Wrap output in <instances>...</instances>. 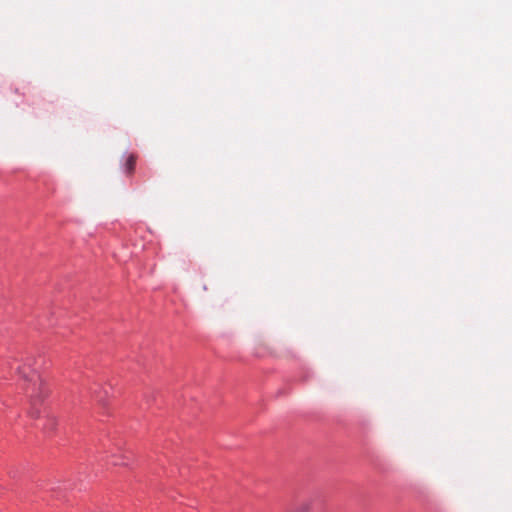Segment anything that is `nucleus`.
<instances>
[{
	"instance_id": "obj_1",
	"label": "nucleus",
	"mask_w": 512,
	"mask_h": 512,
	"mask_svg": "<svg viewBox=\"0 0 512 512\" xmlns=\"http://www.w3.org/2000/svg\"><path fill=\"white\" fill-rule=\"evenodd\" d=\"M31 364L32 360L29 359L23 366H19L17 371L19 375L29 382L26 388L31 405L28 413L32 418H38L40 416L39 404L48 395L49 389L41 376L35 370L30 369Z\"/></svg>"
},
{
	"instance_id": "obj_2",
	"label": "nucleus",
	"mask_w": 512,
	"mask_h": 512,
	"mask_svg": "<svg viewBox=\"0 0 512 512\" xmlns=\"http://www.w3.org/2000/svg\"><path fill=\"white\" fill-rule=\"evenodd\" d=\"M312 508L311 500H302L295 504L288 512H310Z\"/></svg>"
},
{
	"instance_id": "obj_3",
	"label": "nucleus",
	"mask_w": 512,
	"mask_h": 512,
	"mask_svg": "<svg viewBox=\"0 0 512 512\" xmlns=\"http://www.w3.org/2000/svg\"><path fill=\"white\" fill-rule=\"evenodd\" d=\"M135 165H136V156L133 154H130L127 157V160L125 162V172L128 175H131L134 172Z\"/></svg>"
},
{
	"instance_id": "obj_4",
	"label": "nucleus",
	"mask_w": 512,
	"mask_h": 512,
	"mask_svg": "<svg viewBox=\"0 0 512 512\" xmlns=\"http://www.w3.org/2000/svg\"><path fill=\"white\" fill-rule=\"evenodd\" d=\"M46 421H47V424L44 427V429H46V430H54L56 425H57L56 418L53 415H49L48 414L46 416Z\"/></svg>"
}]
</instances>
